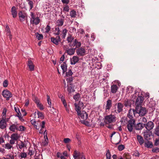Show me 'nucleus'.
I'll use <instances>...</instances> for the list:
<instances>
[{"label":"nucleus","mask_w":159,"mask_h":159,"mask_svg":"<svg viewBox=\"0 0 159 159\" xmlns=\"http://www.w3.org/2000/svg\"><path fill=\"white\" fill-rule=\"evenodd\" d=\"M63 22L62 20H57L56 22L57 25L60 26L63 25Z\"/></svg>","instance_id":"nucleus-49"},{"label":"nucleus","mask_w":159,"mask_h":159,"mask_svg":"<svg viewBox=\"0 0 159 159\" xmlns=\"http://www.w3.org/2000/svg\"><path fill=\"white\" fill-rule=\"evenodd\" d=\"M18 147L19 149H22L25 147H26V145H25L23 142L21 141L20 143L18 144Z\"/></svg>","instance_id":"nucleus-33"},{"label":"nucleus","mask_w":159,"mask_h":159,"mask_svg":"<svg viewBox=\"0 0 159 159\" xmlns=\"http://www.w3.org/2000/svg\"><path fill=\"white\" fill-rule=\"evenodd\" d=\"M152 152H153L157 153L159 152V148L156 147L152 150Z\"/></svg>","instance_id":"nucleus-55"},{"label":"nucleus","mask_w":159,"mask_h":159,"mask_svg":"<svg viewBox=\"0 0 159 159\" xmlns=\"http://www.w3.org/2000/svg\"><path fill=\"white\" fill-rule=\"evenodd\" d=\"M66 54H67V55H70L69 49H66V52H65V53L62 55V56L60 59V63H61L64 61L65 57V55H66Z\"/></svg>","instance_id":"nucleus-24"},{"label":"nucleus","mask_w":159,"mask_h":159,"mask_svg":"<svg viewBox=\"0 0 159 159\" xmlns=\"http://www.w3.org/2000/svg\"><path fill=\"white\" fill-rule=\"evenodd\" d=\"M59 97L61 98V101L63 103L64 107H65L66 110V111H67V112L69 113V110L67 108L66 103L65 100L64 99V98L63 96H61V95H60L59 96Z\"/></svg>","instance_id":"nucleus-21"},{"label":"nucleus","mask_w":159,"mask_h":159,"mask_svg":"<svg viewBox=\"0 0 159 159\" xmlns=\"http://www.w3.org/2000/svg\"><path fill=\"white\" fill-rule=\"evenodd\" d=\"M27 154L25 152H22L20 153V154L19 155V157H20V159L23 158H25L27 157Z\"/></svg>","instance_id":"nucleus-36"},{"label":"nucleus","mask_w":159,"mask_h":159,"mask_svg":"<svg viewBox=\"0 0 159 159\" xmlns=\"http://www.w3.org/2000/svg\"><path fill=\"white\" fill-rule=\"evenodd\" d=\"M71 36L70 35V42L72 44V46H73L74 45V46H75V48H78L81 46V43L80 42H78L76 39L74 40L73 39H72L73 41L72 40L70 41L72 38H71Z\"/></svg>","instance_id":"nucleus-11"},{"label":"nucleus","mask_w":159,"mask_h":159,"mask_svg":"<svg viewBox=\"0 0 159 159\" xmlns=\"http://www.w3.org/2000/svg\"><path fill=\"white\" fill-rule=\"evenodd\" d=\"M76 15V12L74 10L71 11H70V16L72 17H75Z\"/></svg>","instance_id":"nucleus-46"},{"label":"nucleus","mask_w":159,"mask_h":159,"mask_svg":"<svg viewBox=\"0 0 159 159\" xmlns=\"http://www.w3.org/2000/svg\"><path fill=\"white\" fill-rule=\"evenodd\" d=\"M44 141L42 142V143L43 146H46L48 142V137L45 138Z\"/></svg>","instance_id":"nucleus-42"},{"label":"nucleus","mask_w":159,"mask_h":159,"mask_svg":"<svg viewBox=\"0 0 159 159\" xmlns=\"http://www.w3.org/2000/svg\"><path fill=\"white\" fill-rule=\"evenodd\" d=\"M144 127L147 130H150L154 127V124L152 122L150 121L146 124H144Z\"/></svg>","instance_id":"nucleus-10"},{"label":"nucleus","mask_w":159,"mask_h":159,"mask_svg":"<svg viewBox=\"0 0 159 159\" xmlns=\"http://www.w3.org/2000/svg\"><path fill=\"white\" fill-rule=\"evenodd\" d=\"M73 98L76 101H78L80 99V96L79 93H77L73 97Z\"/></svg>","instance_id":"nucleus-34"},{"label":"nucleus","mask_w":159,"mask_h":159,"mask_svg":"<svg viewBox=\"0 0 159 159\" xmlns=\"http://www.w3.org/2000/svg\"><path fill=\"white\" fill-rule=\"evenodd\" d=\"M11 144H10V143H7L6 144L4 145V147L5 148L7 149H10L11 148H12V145H11Z\"/></svg>","instance_id":"nucleus-38"},{"label":"nucleus","mask_w":159,"mask_h":159,"mask_svg":"<svg viewBox=\"0 0 159 159\" xmlns=\"http://www.w3.org/2000/svg\"><path fill=\"white\" fill-rule=\"evenodd\" d=\"M77 112L79 117L82 120V121H84L87 119L88 118V115L87 113L85 111H81L79 110V107H77Z\"/></svg>","instance_id":"nucleus-4"},{"label":"nucleus","mask_w":159,"mask_h":159,"mask_svg":"<svg viewBox=\"0 0 159 159\" xmlns=\"http://www.w3.org/2000/svg\"><path fill=\"white\" fill-rule=\"evenodd\" d=\"M143 98L141 96H139L137 98L136 102L135 105L136 107H142L141 105L143 101Z\"/></svg>","instance_id":"nucleus-9"},{"label":"nucleus","mask_w":159,"mask_h":159,"mask_svg":"<svg viewBox=\"0 0 159 159\" xmlns=\"http://www.w3.org/2000/svg\"><path fill=\"white\" fill-rule=\"evenodd\" d=\"M76 52L78 55L80 56H83L85 55V50L84 48L81 47L77 50Z\"/></svg>","instance_id":"nucleus-13"},{"label":"nucleus","mask_w":159,"mask_h":159,"mask_svg":"<svg viewBox=\"0 0 159 159\" xmlns=\"http://www.w3.org/2000/svg\"><path fill=\"white\" fill-rule=\"evenodd\" d=\"M14 108L15 111L17 113L16 116L19 118L20 120H21L22 119V115L20 111L19 108L18 107H14Z\"/></svg>","instance_id":"nucleus-17"},{"label":"nucleus","mask_w":159,"mask_h":159,"mask_svg":"<svg viewBox=\"0 0 159 159\" xmlns=\"http://www.w3.org/2000/svg\"><path fill=\"white\" fill-rule=\"evenodd\" d=\"M51 41L56 45L58 44V42L57 39L55 38L52 37L51 39Z\"/></svg>","instance_id":"nucleus-41"},{"label":"nucleus","mask_w":159,"mask_h":159,"mask_svg":"<svg viewBox=\"0 0 159 159\" xmlns=\"http://www.w3.org/2000/svg\"><path fill=\"white\" fill-rule=\"evenodd\" d=\"M116 120V116L112 114L107 115L104 117V122L107 124L115 122Z\"/></svg>","instance_id":"nucleus-2"},{"label":"nucleus","mask_w":159,"mask_h":159,"mask_svg":"<svg viewBox=\"0 0 159 159\" xmlns=\"http://www.w3.org/2000/svg\"><path fill=\"white\" fill-rule=\"evenodd\" d=\"M27 66L30 70L33 71L34 70V66L31 60L29 59L28 61Z\"/></svg>","instance_id":"nucleus-14"},{"label":"nucleus","mask_w":159,"mask_h":159,"mask_svg":"<svg viewBox=\"0 0 159 159\" xmlns=\"http://www.w3.org/2000/svg\"><path fill=\"white\" fill-rule=\"evenodd\" d=\"M5 30L8 33H11V31L8 25H7L6 27Z\"/></svg>","instance_id":"nucleus-63"},{"label":"nucleus","mask_w":159,"mask_h":159,"mask_svg":"<svg viewBox=\"0 0 159 159\" xmlns=\"http://www.w3.org/2000/svg\"><path fill=\"white\" fill-rule=\"evenodd\" d=\"M61 67L63 70V73H64L67 70V66L66 62H63L61 66Z\"/></svg>","instance_id":"nucleus-31"},{"label":"nucleus","mask_w":159,"mask_h":159,"mask_svg":"<svg viewBox=\"0 0 159 159\" xmlns=\"http://www.w3.org/2000/svg\"><path fill=\"white\" fill-rule=\"evenodd\" d=\"M83 155V153H80L76 150H75L73 154V156L75 159H79Z\"/></svg>","instance_id":"nucleus-15"},{"label":"nucleus","mask_w":159,"mask_h":159,"mask_svg":"<svg viewBox=\"0 0 159 159\" xmlns=\"http://www.w3.org/2000/svg\"><path fill=\"white\" fill-rule=\"evenodd\" d=\"M9 129L10 131L14 132L16 130H17V125L15 124H13L10 126Z\"/></svg>","instance_id":"nucleus-27"},{"label":"nucleus","mask_w":159,"mask_h":159,"mask_svg":"<svg viewBox=\"0 0 159 159\" xmlns=\"http://www.w3.org/2000/svg\"><path fill=\"white\" fill-rule=\"evenodd\" d=\"M124 146L122 145H119L118 146V149L120 151L124 149Z\"/></svg>","instance_id":"nucleus-60"},{"label":"nucleus","mask_w":159,"mask_h":159,"mask_svg":"<svg viewBox=\"0 0 159 159\" xmlns=\"http://www.w3.org/2000/svg\"><path fill=\"white\" fill-rule=\"evenodd\" d=\"M8 85V82L7 80H5L3 83V85L4 87H7Z\"/></svg>","instance_id":"nucleus-57"},{"label":"nucleus","mask_w":159,"mask_h":159,"mask_svg":"<svg viewBox=\"0 0 159 159\" xmlns=\"http://www.w3.org/2000/svg\"><path fill=\"white\" fill-rule=\"evenodd\" d=\"M75 109L76 111H77V107H79V110L80 111V109L82 107H83L84 105L83 103L82 102H81L80 101L79 102L78 104H77L75 103Z\"/></svg>","instance_id":"nucleus-30"},{"label":"nucleus","mask_w":159,"mask_h":159,"mask_svg":"<svg viewBox=\"0 0 159 159\" xmlns=\"http://www.w3.org/2000/svg\"><path fill=\"white\" fill-rule=\"evenodd\" d=\"M118 89V87L116 85H113L111 86V92L112 93H115L117 92Z\"/></svg>","instance_id":"nucleus-29"},{"label":"nucleus","mask_w":159,"mask_h":159,"mask_svg":"<svg viewBox=\"0 0 159 159\" xmlns=\"http://www.w3.org/2000/svg\"><path fill=\"white\" fill-rule=\"evenodd\" d=\"M37 114L38 116V118L42 119H43L44 116L42 112H38Z\"/></svg>","instance_id":"nucleus-52"},{"label":"nucleus","mask_w":159,"mask_h":159,"mask_svg":"<svg viewBox=\"0 0 159 159\" xmlns=\"http://www.w3.org/2000/svg\"><path fill=\"white\" fill-rule=\"evenodd\" d=\"M116 108H115L112 109L111 113H116L122 112L124 105L123 104L119 102H118L115 105Z\"/></svg>","instance_id":"nucleus-1"},{"label":"nucleus","mask_w":159,"mask_h":159,"mask_svg":"<svg viewBox=\"0 0 159 159\" xmlns=\"http://www.w3.org/2000/svg\"><path fill=\"white\" fill-rule=\"evenodd\" d=\"M31 124L34 126V127H35V125H36V122L35 120H32L30 121Z\"/></svg>","instance_id":"nucleus-61"},{"label":"nucleus","mask_w":159,"mask_h":159,"mask_svg":"<svg viewBox=\"0 0 159 159\" xmlns=\"http://www.w3.org/2000/svg\"><path fill=\"white\" fill-rule=\"evenodd\" d=\"M144 127V124L142 123H138L135 126V129L137 130H140L142 129Z\"/></svg>","instance_id":"nucleus-16"},{"label":"nucleus","mask_w":159,"mask_h":159,"mask_svg":"<svg viewBox=\"0 0 159 159\" xmlns=\"http://www.w3.org/2000/svg\"><path fill=\"white\" fill-rule=\"evenodd\" d=\"M133 91V89L130 86L128 87L126 89V92L129 93H132Z\"/></svg>","instance_id":"nucleus-45"},{"label":"nucleus","mask_w":159,"mask_h":159,"mask_svg":"<svg viewBox=\"0 0 159 159\" xmlns=\"http://www.w3.org/2000/svg\"><path fill=\"white\" fill-rule=\"evenodd\" d=\"M135 110V113L138 114L140 116H145L147 111L145 107H136Z\"/></svg>","instance_id":"nucleus-3"},{"label":"nucleus","mask_w":159,"mask_h":159,"mask_svg":"<svg viewBox=\"0 0 159 159\" xmlns=\"http://www.w3.org/2000/svg\"><path fill=\"white\" fill-rule=\"evenodd\" d=\"M145 146L148 148H151L153 145L151 142L149 141H147L144 143Z\"/></svg>","instance_id":"nucleus-32"},{"label":"nucleus","mask_w":159,"mask_h":159,"mask_svg":"<svg viewBox=\"0 0 159 159\" xmlns=\"http://www.w3.org/2000/svg\"><path fill=\"white\" fill-rule=\"evenodd\" d=\"M11 15L14 18L16 17L17 15V12L16 10V7L15 6H13L11 10Z\"/></svg>","instance_id":"nucleus-20"},{"label":"nucleus","mask_w":159,"mask_h":159,"mask_svg":"<svg viewBox=\"0 0 159 159\" xmlns=\"http://www.w3.org/2000/svg\"><path fill=\"white\" fill-rule=\"evenodd\" d=\"M3 96L6 98V99L8 100L10 98L12 97V94L11 92L7 90H4L2 93Z\"/></svg>","instance_id":"nucleus-7"},{"label":"nucleus","mask_w":159,"mask_h":159,"mask_svg":"<svg viewBox=\"0 0 159 159\" xmlns=\"http://www.w3.org/2000/svg\"><path fill=\"white\" fill-rule=\"evenodd\" d=\"M18 16L20 18L22 19H27V14L25 11L22 10L20 11L18 13Z\"/></svg>","instance_id":"nucleus-8"},{"label":"nucleus","mask_w":159,"mask_h":159,"mask_svg":"<svg viewBox=\"0 0 159 159\" xmlns=\"http://www.w3.org/2000/svg\"><path fill=\"white\" fill-rule=\"evenodd\" d=\"M106 159H111V155L109 150H107L106 154Z\"/></svg>","instance_id":"nucleus-43"},{"label":"nucleus","mask_w":159,"mask_h":159,"mask_svg":"<svg viewBox=\"0 0 159 159\" xmlns=\"http://www.w3.org/2000/svg\"><path fill=\"white\" fill-rule=\"evenodd\" d=\"M40 127V122L39 121H38L36 123V125H35V128L37 129H39Z\"/></svg>","instance_id":"nucleus-48"},{"label":"nucleus","mask_w":159,"mask_h":159,"mask_svg":"<svg viewBox=\"0 0 159 159\" xmlns=\"http://www.w3.org/2000/svg\"><path fill=\"white\" fill-rule=\"evenodd\" d=\"M135 114L136 113L135 110L131 108L129 111L128 113L127 114V116L129 118L130 120H134V119H133V115L134 114V116Z\"/></svg>","instance_id":"nucleus-12"},{"label":"nucleus","mask_w":159,"mask_h":159,"mask_svg":"<svg viewBox=\"0 0 159 159\" xmlns=\"http://www.w3.org/2000/svg\"><path fill=\"white\" fill-rule=\"evenodd\" d=\"M47 101H48V104L49 105V107H50V108L51 107H52V102L51 101V100L50 98V97L48 95H47Z\"/></svg>","instance_id":"nucleus-40"},{"label":"nucleus","mask_w":159,"mask_h":159,"mask_svg":"<svg viewBox=\"0 0 159 159\" xmlns=\"http://www.w3.org/2000/svg\"><path fill=\"white\" fill-rule=\"evenodd\" d=\"M130 101L128 99L126 100L124 102V105L125 107H127L128 106H130Z\"/></svg>","instance_id":"nucleus-53"},{"label":"nucleus","mask_w":159,"mask_h":159,"mask_svg":"<svg viewBox=\"0 0 159 159\" xmlns=\"http://www.w3.org/2000/svg\"><path fill=\"white\" fill-rule=\"evenodd\" d=\"M6 127V122L5 119H2L0 121V128L4 129Z\"/></svg>","instance_id":"nucleus-19"},{"label":"nucleus","mask_w":159,"mask_h":159,"mask_svg":"<svg viewBox=\"0 0 159 159\" xmlns=\"http://www.w3.org/2000/svg\"><path fill=\"white\" fill-rule=\"evenodd\" d=\"M135 120H129L128 121L127 128L128 130L131 132L133 129V127L135 125Z\"/></svg>","instance_id":"nucleus-6"},{"label":"nucleus","mask_w":159,"mask_h":159,"mask_svg":"<svg viewBox=\"0 0 159 159\" xmlns=\"http://www.w3.org/2000/svg\"><path fill=\"white\" fill-rule=\"evenodd\" d=\"M45 124V122L44 121H42L41 122H40V127H41L42 129H43L44 128Z\"/></svg>","instance_id":"nucleus-59"},{"label":"nucleus","mask_w":159,"mask_h":159,"mask_svg":"<svg viewBox=\"0 0 159 159\" xmlns=\"http://www.w3.org/2000/svg\"><path fill=\"white\" fill-rule=\"evenodd\" d=\"M7 110L5 108L3 109L2 113V119H6Z\"/></svg>","instance_id":"nucleus-39"},{"label":"nucleus","mask_w":159,"mask_h":159,"mask_svg":"<svg viewBox=\"0 0 159 159\" xmlns=\"http://www.w3.org/2000/svg\"><path fill=\"white\" fill-rule=\"evenodd\" d=\"M137 139L140 145H142L144 143V140L143 138L140 135H137Z\"/></svg>","instance_id":"nucleus-28"},{"label":"nucleus","mask_w":159,"mask_h":159,"mask_svg":"<svg viewBox=\"0 0 159 159\" xmlns=\"http://www.w3.org/2000/svg\"><path fill=\"white\" fill-rule=\"evenodd\" d=\"M79 58L76 56H74L71 60L70 63L72 65L76 64L79 61Z\"/></svg>","instance_id":"nucleus-23"},{"label":"nucleus","mask_w":159,"mask_h":159,"mask_svg":"<svg viewBox=\"0 0 159 159\" xmlns=\"http://www.w3.org/2000/svg\"><path fill=\"white\" fill-rule=\"evenodd\" d=\"M139 121L142 123H145L147 122V119L145 117H141L139 119Z\"/></svg>","instance_id":"nucleus-44"},{"label":"nucleus","mask_w":159,"mask_h":159,"mask_svg":"<svg viewBox=\"0 0 159 159\" xmlns=\"http://www.w3.org/2000/svg\"><path fill=\"white\" fill-rule=\"evenodd\" d=\"M70 76V70H68V72H66V77H69ZM66 81H67V90L69 93L70 92V89L69 88V85L70 84V78H67L66 79Z\"/></svg>","instance_id":"nucleus-22"},{"label":"nucleus","mask_w":159,"mask_h":159,"mask_svg":"<svg viewBox=\"0 0 159 159\" xmlns=\"http://www.w3.org/2000/svg\"><path fill=\"white\" fill-rule=\"evenodd\" d=\"M39 21L40 20H30V27L33 29V26L38 24L39 23Z\"/></svg>","instance_id":"nucleus-26"},{"label":"nucleus","mask_w":159,"mask_h":159,"mask_svg":"<svg viewBox=\"0 0 159 159\" xmlns=\"http://www.w3.org/2000/svg\"><path fill=\"white\" fill-rule=\"evenodd\" d=\"M29 152H28V155H29L30 156H31L33 155L34 153V151L32 150H31L30 148H29Z\"/></svg>","instance_id":"nucleus-56"},{"label":"nucleus","mask_w":159,"mask_h":159,"mask_svg":"<svg viewBox=\"0 0 159 159\" xmlns=\"http://www.w3.org/2000/svg\"><path fill=\"white\" fill-rule=\"evenodd\" d=\"M25 128L23 126H20L19 127L17 126V130L23 131L24 130Z\"/></svg>","instance_id":"nucleus-51"},{"label":"nucleus","mask_w":159,"mask_h":159,"mask_svg":"<svg viewBox=\"0 0 159 159\" xmlns=\"http://www.w3.org/2000/svg\"><path fill=\"white\" fill-rule=\"evenodd\" d=\"M7 157V159H14V157L13 155L11 154H8L6 155Z\"/></svg>","instance_id":"nucleus-54"},{"label":"nucleus","mask_w":159,"mask_h":159,"mask_svg":"<svg viewBox=\"0 0 159 159\" xmlns=\"http://www.w3.org/2000/svg\"><path fill=\"white\" fill-rule=\"evenodd\" d=\"M67 33V30L66 29H64L63 30V35L62 36V38H64L66 35Z\"/></svg>","instance_id":"nucleus-58"},{"label":"nucleus","mask_w":159,"mask_h":159,"mask_svg":"<svg viewBox=\"0 0 159 159\" xmlns=\"http://www.w3.org/2000/svg\"><path fill=\"white\" fill-rule=\"evenodd\" d=\"M54 34L56 35H58L60 34V29L58 27H56L54 31Z\"/></svg>","instance_id":"nucleus-47"},{"label":"nucleus","mask_w":159,"mask_h":159,"mask_svg":"<svg viewBox=\"0 0 159 159\" xmlns=\"http://www.w3.org/2000/svg\"><path fill=\"white\" fill-rule=\"evenodd\" d=\"M63 141L65 143H67L70 142V139L68 138H65L63 140Z\"/></svg>","instance_id":"nucleus-64"},{"label":"nucleus","mask_w":159,"mask_h":159,"mask_svg":"<svg viewBox=\"0 0 159 159\" xmlns=\"http://www.w3.org/2000/svg\"><path fill=\"white\" fill-rule=\"evenodd\" d=\"M28 5L30 7V10H31L34 7V3L33 1L31 0H26Z\"/></svg>","instance_id":"nucleus-35"},{"label":"nucleus","mask_w":159,"mask_h":159,"mask_svg":"<svg viewBox=\"0 0 159 159\" xmlns=\"http://www.w3.org/2000/svg\"><path fill=\"white\" fill-rule=\"evenodd\" d=\"M30 16L31 19H33V20H40L38 15L33 12H30Z\"/></svg>","instance_id":"nucleus-25"},{"label":"nucleus","mask_w":159,"mask_h":159,"mask_svg":"<svg viewBox=\"0 0 159 159\" xmlns=\"http://www.w3.org/2000/svg\"><path fill=\"white\" fill-rule=\"evenodd\" d=\"M155 134L159 136V127L157 128L155 130Z\"/></svg>","instance_id":"nucleus-62"},{"label":"nucleus","mask_w":159,"mask_h":159,"mask_svg":"<svg viewBox=\"0 0 159 159\" xmlns=\"http://www.w3.org/2000/svg\"><path fill=\"white\" fill-rule=\"evenodd\" d=\"M35 35L36 38L39 40H41L43 39V36L42 34H39V33H37L35 34Z\"/></svg>","instance_id":"nucleus-37"},{"label":"nucleus","mask_w":159,"mask_h":159,"mask_svg":"<svg viewBox=\"0 0 159 159\" xmlns=\"http://www.w3.org/2000/svg\"><path fill=\"white\" fill-rule=\"evenodd\" d=\"M11 139L10 140V143L11 145L15 143L16 141H17L19 138V136L17 133L13 134L11 136Z\"/></svg>","instance_id":"nucleus-5"},{"label":"nucleus","mask_w":159,"mask_h":159,"mask_svg":"<svg viewBox=\"0 0 159 159\" xmlns=\"http://www.w3.org/2000/svg\"><path fill=\"white\" fill-rule=\"evenodd\" d=\"M112 106V101L108 99L107 101V104L105 107L106 110H109Z\"/></svg>","instance_id":"nucleus-18"},{"label":"nucleus","mask_w":159,"mask_h":159,"mask_svg":"<svg viewBox=\"0 0 159 159\" xmlns=\"http://www.w3.org/2000/svg\"><path fill=\"white\" fill-rule=\"evenodd\" d=\"M57 157L58 158H60L61 159H66L64 156H62V154L59 152H58L57 153Z\"/></svg>","instance_id":"nucleus-50"}]
</instances>
